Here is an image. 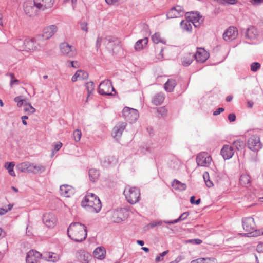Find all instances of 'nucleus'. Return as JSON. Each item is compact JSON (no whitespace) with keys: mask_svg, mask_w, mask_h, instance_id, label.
<instances>
[{"mask_svg":"<svg viewBox=\"0 0 263 263\" xmlns=\"http://www.w3.org/2000/svg\"><path fill=\"white\" fill-rule=\"evenodd\" d=\"M169 251L168 250H166L164 252H163L162 253H160L159 254L158 256H157L155 259V261L156 262H159L160 261H162L163 258V257L165 256L168 253Z\"/></svg>","mask_w":263,"mask_h":263,"instance_id":"obj_52","label":"nucleus"},{"mask_svg":"<svg viewBox=\"0 0 263 263\" xmlns=\"http://www.w3.org/2000/svg\"><path fill=\"white\" fill-rule=\"evenodd\" d=\"M195 197L194 196H192L190 198V202L192 204H196V205H199L201 202V199L200 198L198 199L197 200H195Z\"/></svg>","mask_w":263,"mask_h":263,"instance_id":"obj_54","label":"nucleus"},{"mask_svg":"<svg viewBox=\"0 0 263 263\" xmlns=\"http://www.w3.org/2000/svg\"><path fill=\"white\" fill-rule=\"evenodd\" d=\"M60 48L61 53L68 57H72L76 54L75 50L73 49V47L70 46L67 43H61Z\"/></svg>","mask_w":263,"mask_h":263,"instance_id":"obj_17","label":"nucleus"},{"mask_svg":"<svg viewBox=\"0 0 263 263\" xmlns=\"http://www.w3.org/2000/svg\"><path fill=\"white\" fill-rule=\"evenodd\" d=\"M106 251L104 247H98L93 252V257L96 258L102 259L105 256Z\"/></svg>","mask_w":263,"mask_h":263,"instance_id":"obj_27","label":"nucleus"},{"mask_svg":"<svg viewBox=\"0 0 263 263\" xmlns=\"http://www.w3.org/2000/svg\"><path fill=\"white\" fill-rule=\"evenodd\" d=\"M195 59L198 62L204 63L209 57V53L202 48H197V50L194 54Z\"/></svg>","mask_w":263,"mask_h":263,"instance_id":"obj_18","label":"nucleus"},{"mask_svg":"<svg viewBox=\"0 0 263 263\" xmlns=\"http://www.w3.org/2000/svg\"><path fill=\"white\" fill-rule=\"evenodd\" d=\"M172 185L176 190L184 191L186 188V185L184 183H182L179 181L174 179L172 182Z\"/></svg>","mask_w":263,"mask_h":263,"instance_id":"obj_36","label":"nucleus"},{"mask_svg":"<svg viewBox=\"0 0 263 263\" xmlns=\"http://www.w3.org/2000/svg\"><path fill=\"white\" fill-rule=\"evenodd\" d=\"M57 31V27L52 25L45 27L43 30V34L41 37L45 40H48Z\"/></svg>","mask_w":263,"mask_h":263,"instance_id":"obj_19","label":"nucleus"},{"mask_svg":"<svg viewBox=\"0 0 263 263\" xmlns=\"http://www.w3.org/2000/svg\"><path fill=\"white\" fill-rule=\"evenodd\" d=\"M256 250L258 252H263V243L260 242L257 245Z\"/></svg>","mask_w":263,"mask_h":263,"instance_id":"obj_64","label":"nucleus"},{"mask_svg":"<svg viewBox=\"0 0 263 263\" xmlns=\"http://www.w3.org/2000/svg\"><path fill=\"white\" fill-rule=\"evenodd\" d=\"M192 14V16H188V17L190 18V21L192 22L195 27H197L199 26V21L201 19V16L198 13H190L187 12L186 14Z\"/></svg>","mask_w":263,"mask_h":263,"instance_id":"obj_25","label":"nucleus"},{"mask_svg":"<svg viewBox=\"0 0 263 263\" xmlns=\"http://www.w3.org/2000/svg\"><path fill=\"white\" fill-rule=\"evenodd\" d=\"M126 125L127 124L125 122H120L117 124L112 129L111 133L112 137L117 140L120 138Z\"/></svg>","mask_w":263,"mask_h":263,"instance_id":"obj_16","label":"nucleus"},{"mask_svg":"<svg viewBox=\"0 0 263 263\" xmlns=\"http://www.w3.org/2000/svg\"><path fill=\"white\" fill-rule=\"evenodd\" d=\"M127 202L132 204L138 202L140 198V193L139 189L136 187H126L124 191Z\"/></svg>","mask_w":263,"mask_h":263,"instance_id":"obj_4","label":"nucleus"},{"mask_svg":"<svg viewBox=\"0 0 263 263\" xmlns=\"http://www.w3.org/2000/svg\"><path fill=\"white\" fill-rule=\"evenodd\" d=\"M157 112L161 117H165L167 115V111L164 107H159L157 108Z\"/></svg>","mask_w":263,"mask_h":263,"instance_id":"obj_50","label":"nucleus"},{"mask_svg":"<svg viewBox=\"0 0 263 263\" xmlns=\"http://www.w3.org/2000/svg\"><path fill=\"white\" fill-rule=\"evenodd\" d=\"M176 9V12L178 14V17L182 16L184 14V11L182 8L180 6L174 7Z\"/></svg>","mask_w":263,"mask_h":263,"instance_id":"obj_55","label":"nucleus"},{"mask_svg":"<svg viewBox=\"0 0 263 263\" xmlns=\"http://www.w3.org/2000/svg\"><path fill=\"white\" fill-rule=\"evenodd\" d=\"M25 112H28V114H33L35 111V109L32 106L30 103L25 102L24 104Z\"/></svg>","mask_w":263,"mask_h":263,"instance_id":"obj_45","label":"nucleus"},{"mask_svg":"<svg viewBox=\"0 0 263 263\" xmlns=\"http://www.w3.org/2000/svg\"><path fill=\"white\" fill-rule=\"evenodd\" d=\"M60 257L59 255L52 252H44L42 254V259L53 262H55L59 260Z\"/></svg>","mask_w":263,"mask_h":263,"instance_id":"obj_23","label":"nucleus"},{"mask_svg":"<svg viewBox=\"0 0 263 263\" xmlns=\"http://www.w3.org/2000/svg\"><path fill=\"white\" fill-rule=\"evenodd\" d=\"M77 72L79 73V80H86L88 78V73L84 70H79Z\"/></svg>","mask_w":263,"mask_h":263,"instance_id":"obj_48","label":"nucleus"},{"mask_svg":"<svg viewBox=\"0 0 263 263\" xmlns=\"http://www.w3.org/2000/svg\"><path fill=\"white\" fill-rule=\"evenodd\" d=\"M117 162V159L115 156H108L105 157V160L103 162V165L107 166L111 164L115 163Z\"/></svg>","mask_w":263,"mask_h":263,"instance_id":"obj_39","label":"nucleus"},{"mask_svg":"<svg viewBox=\"0 0 263 263\" xmlns=\"http://www.w3.org/2000/svg\"><path fill=\"white\" fill-rule=\"evenodd\" d=\"M233 144L236 147V148L238 150H239L240 149L242 148L245 146V145L244 142L241 140H237L236 141H234L233 142Z\"/></svg>","mask_w":263,"mask_h":263,"instance_id":"obj_46","label":"nucleus"},{"mask_svg":"<svg viewBox=\"0 0 263 263\" xmlns=\"http://www.w3.org/2000/svg\"><path fill=\"white\" fill-rule=\"evenodd\" d=\"M228 120L230 122H234L236 120V116L234 114L231 113L228 115Z\"/></svg>","mask_w":263,"mask_h":263,"instance_id":"obj_59","label":"nucleus"},{"mask_svg":"<svg viewBox=\"0 0 263 263\" xmlns=\"http://www.w3.org/2000/svg\"><path fill=\"white\" fill-rule=\"evenodd\" d=\"M242 226L244 230L248 233H253L252 236H257L260 235L259 231H255V223L253 218L251 217L243 218L242 219Z\"/></svg>","mask_w":263,"mask_h":263,"instance_id":"obj_5","label":"nucleus"},{"mask_svg":"<svg viewBox=\"0 0 263 263\" xmlns=\"http://www.w3.org/2000/svg\"><path fill=\"white\" fill-rule=\"evenodd\" d=\"M164 99V96L163 93L159 92L154 96L152 102L155 105H159L163 102Z\"/></svg>","mask_w":263,"mask_h":263,"instance_id":"obj_34","label":"nucleus"},{"mask_svg":"<svg viewBox=\"0 0 263 263\" xmlns=\"http://www.w3.org/2000/svg\"><path fill=\"white\" fill-rule=\"evenodd\" d=\"M81 205L83 207H89L96 213L99 212L102 204L99 198L94 194L87 193L81 202Z\"/></svg>","mask_w":263,"mask_h":263,"instance_id":"obj_2","label":"nucleus"},{"mask_svg":"<svg viewBox=\"0 0 263 263\" xmlns=\"http://www.w3.org/2000/svg\"><path fill=\"white\" fill-rule=\"evenodd\" d=\"M212 158L206 152L199 153L196 157V162L198 166H206L210 164Z\"/></svg>","mask_w":263,"mask_h":263,"instance_id":"obj_12","label":"nucleus"},{"mask_svg":"<svg viewBox=\"0 0 263 263\" xmlns=\"http://www.w3.org/2000/svg\"><path fill=\"white\" fill-rule=\"evenodd\" d=\"M104 42L106 48L112 53H115V47H119L120 45V41L117 37L112 36L106 37L104 39Z\"/></svg>","mask_w":263,"mask_h":263,"instance_id":"obj_11","label":"nucleus"},{"mask_svg":"<svg viewBox=\"0 0 263 263\" xmlns=\"http://www.w3.org/2000/svg\"><path fill=\"white\" fill-rule=\"evenodd\" d=\"M88 174L90 180L95 182L98 179L100 172L98 170L92 168L89 170Z\"/></svg>","mask_w":263,"mask_h":263,"instance_id":"obj_31","label":"nucleus"},{"mask_svg":"<svg viewBox=\"0 0 263 263\" xmlns=\"http://www.w3.org/2000/svg\"><path fill=\"white\" fill-rule=\"evenodd\" d=\"M30 167H31L30 169L32 171L30 173L34 174L41 173L45 171V167L42 165H35L33 163H31Z\"/></svg>","mask_w":263,"mask_h":263,"instance_id":"obj_37","label":"nucleus"},{"mask_svg":"<svg viewBox=\"0 0 263 263\" xmlns=\"http://www.w3.org/2000/svg\"><path fill=\"white\" fill-rule=\"evenodd\" d=\"M187 242L199 245L202 243V241L200 239H193L188 240Z\"/></svg>","mask_w":263,"mask_h":263,"instance_id":"obj_56","label":"nucleus"},{"mask_svg":"<svg viewBox=\"0 0 263 263\" xmlns=\"http://www.w3.org/2000/svg\"><path fill=\"white\" fill-rule=\"evenodd\" d=\"M82 133L81 130L77 129L74 131L73 134V139L76 142H78L81 137Z\"/></svg>","mask_w":263,"mask_h":263,"instance_id":"obj_51","label":"nucleus"},{"mask_svg":"<svg viewBox=\"0 0 263 263\" xmlns=\"http://www.w3.org/2000/svg\"><path fill=\"white\" fill-rule=\"evenodd\" d=\"M14 165L15 164L13 162H7L5 164V167H6L8 171L10 170L13 169Z\"/></svg>","mask_w":263,"mask_h":263,"instance_id":"obj_57","label":"nucleus"},{"mask_svg":"<svg viewBox=\"0 0 263 263\" xmlns=\"http://www.w3.org/2000/svg\"><path fill=\"white\" fill-rule=\"evenodd\" d=\"M224 110V109L223 108L219 107L213 112V115L217 116V115L220 114L221 112H223Z\"/></svg>","mask_w":263,"mask_h":263,"instance_id":"obj_62","label":"nucleus"},{"mask_svg":"<svg viewBox=\"0 0 263 263\" xmlns=\"http://www.w3.org/2000/svg\"><path fill=\"white\" fill-rule=\"evenodd\" d=\"M60 191L61 194L65 197H70L73 193L71 186L67 184L61 185Z\"/></svg>","mask_w":263,"mask_h":263,"instance_id":"obj_26","label":"nucleus"},{"mask_svg":"<svg viewBox=\"0 0 263 263\" xmlns=\"http://www.w3.org/2000/svg\"><path fill=\"white\" fill-rule=\"evenodd\" d=\"M195 59L194 54L189 53L181 59L182 64L184 66H188Z\"/></svg>","mask_w":263,"mask_h":263,"instance_id":"obj_28","label":"nucleus"},{"mask_svg":"<svg viewBox=\"0 0 263 263\" xmlns=\"http://www.w3.org/2000/svg\"><path fill=\"white\" fill-rule=\"evenodd\" d=\"M23 8L26 15L31 17L36 14L37 4L34 0H27L24 3Z\"/></svg>","mask_w":263,"mask_h":263,"instance_id":"obj_7","label":"nucleus"},{"mask_svg":"<svg viewBox=\"0 0 263 263\" xmlns=\"http://www.w3.org/2000/svg\"><path fill=\"white\" fill-rule=\"evenodd\" d=\"M62 143L61 142H58L55 143L54 145V150L55 151H58L62 147Z\"/></svg>","mask_w":263,"mask_h":263,"instance_id":"obj_61","label":"nucleus"},{"mask_svg":"<svg viewBox=\"0 0 263 263\" xmlns=\"http://www.w3.org/2000/svg\"><path fill=\"white\" fill-rule=\"evenodd\" d=\"M238 35V31L236 27H229L223 34V38L226 41H231L234 40Z\"/></svg>","mask_w":263,"mask_h":263,"instance_id":"obj_14","label":"nucleus"},{"mask_svg":"<svg viewBox=\"0 0 263 263\" xmlns=\"http://www.w3.org/2000/svg\"><path fill=\"white\" fill-rule=\"evenodd\" d=\"M257 33V30L254 27L250 26L246 30L245 36L246 39L252 40L256 37Z\"/></svg>","mask_w":263,"mask_h":263,"instance_id":"obj_24","label":"nucleus"},{"mask_svg":"<svg viewBox=\"0 0 263 263\" xmlns=\"http://www.w3.org/2000/svg\"><path fill=\"white\" fill-rule=\"evenodd\" d=\"M42 258V254L39 252L31 250L27 253L26 257V263H38Z\"/></svg>","mask_w":263,"mask_h":263,"instance_id":"obj_13","label":"nucleus"},{"mask_svg":"<svg viewBox=\"0 0 263 263\" xmlns=\"http://www.w3.org/2000/svg\"><path fill=\"white\" fill-rule=\"evenodd\" d=\"M127 211L124 208L116 209L112 211L110 217L111 220L114 222L119 223L127 218Z\"/></svg>","mask_w":263,"mask_h":263,"instance_id":"obj_10","label":"nucleus"},{"mask_svg":"<svg viewBox=\"0 0 263 263\" xmlns=\"http://www.w3.org/2000/svg\"><path fill=\"white\" fill-rule=\"evenodd\" d=\"M41 38L39 35L36 39H26L24 41L18 40L15 43V47L17 50L20 51H31L38 49L39 44L36 43V40Z\"/></svg>","mask_w":263,"mask_h":263,"instance_id":"obj_3","label":"nucleus"},{"mask_svg":"<svg viewBox=\"0 0 263 263\" xmlns=\"http://www.w3.org/2000/svg\"><path fill=\"white\" fill-rule=\"evenodd\" d=\"M77 258L82 263H89V260L92 259L89 253L82 250L77 252Z\"/></svg>","mask_w":263,"mask_h":263,"instance_id":"obj_21","label":"nucleus"},{"mask_svg":"<svg viewBox=\"0 0 263 263\" xmlns=\"http://www.w3.org/2000/svg\"><path fill=\"white\" fill-rule=\"evenodd\" d=\"M178 17V14L176 12V9L175 7H172L167 13L166 18L167 19L177 18Z\"/></svg>","mask_w":263,"mask_h":263,"instance_id":"obj_41","label":"nucleus"},{"mask_svg":"<svg viewBox=\"0 0 263 263\" xmlns=\"http://www.w3.org/2000/svg\"><path fill=\"white\" fill-rule=\"evenodd\" d=\"M220 154L224 160H228L234 155V151L231 146L224 145L221 149Z\"/></svg>","mask_w":263,"mask_h":263,"instance_id":"obj_20","label":"nucleus"},{"mask_svg":"<svg viewBox=\"0 0 263 263\" xmlns=\"http://www.w3.org/2000/svg\"><path fill=\"white\" fill-rule=\"evenodd\" d=\"M85 87L87 90V98L92 94L94 90V83L92 81L88 82L85 84Z\"/></svg>","mask_w":263,"mask_h":263,"instance_id":"obj_40","label":"nucleus"},{"mask_svg":"<svg viewBox=\"0 0 263 263\" xmlns=\"http://www.w3.org/2000/svg\"><path fill=\"white\" fill-rule=\"evenodd\" d=\"M111 88L112 91L115 90L110 80H104L100 84L98 88V92L103 96H112L110 91Z\"/></svg>","mask_w":263,"mask_h":263,"instance_id":"obj_8","label":"nucleus"},{"mask_svg":"<svg viewBox=\"0 0 263 263\" xmlns=\"http://www.w3.org/2000/svg\"><path fill=\"white\" fill-rule=\"evenodd\" d=\"M180 26L185 31H191L192 29V25L190 22L182 21L180 22Z\"/></svg>","mask_w":263,"mask_h":263,"instance_id":"obj_42","label":"nucleus"},{"mask_svg":"<svg viewBox=\"0 0 263 263\" xmlns=\"http://www.w3.org/2000/svg\"><path fill=\"white\" fill-rule=\"evenodd\" d=\"M189 215V212H184V213H182L179 216V217L178 218H177V219H175L174 220H171V221H164V222L165 223H168V224H175V223H177L180 221L185 220L187 217Z\"/></svg>","mask_w":263,"mask_h":263,"instance_id":"obj_38","label":"nucleus"},{"mask_svg":"<svg viewBox=\"0 0 263 263\" xmlns=\"http://www.w3.org/2000/svg\"><path fill=\"white\" fill-rule=\"evenodd\" d=\"M108 5H118V0H105Z\"/></svg>","mask_w":263,"mask_h":263,"instance_id":"obj_63","label":"nucleus"},{"mask_svg":"<svg viewBox=\"0 0 263 263\" xmlns=\"http://www.w3.org/2000/svg\"><path fill=\"white\" fill-rule=\"evenodd\" d=\"M203 177L205 183L208 187H211L213 186V182L210 180L209 174L208 172H204L203 175Z\"/></svg>","mask_w":263,"mask_h":263,"instance_id":"obj_43","label":"nucleus"},{"mask_svg":"<svg viewBox=\"0 0 263 263\" xmlns=\"http://www.w3.org/2000/svg\"><path fill=\"white\" fill-rule=\"evenodd\" d=\"M247 146L252 151L257 152L261 148V144L260 142L259 137L256 135L251 136L248 139Z\"/></svg>","mask_w":263,"mask_h":263,"instance_id":"obj_9","label":"nucleus"},{"mask_svg":"<svg viewBox=\"0 0 263 263\" xmlns=\"http://www.w3.org/2000/svg\"><path fill=\"white\" fill-rule=\"evenodd\" d=\"M240 184L243 186H248L251 184V177L247 174H242L239 179Z\"/></svg>","mask_w":263,"mask_h":263,"instance_id":"obj_33","label":"nucleus"},{"mask_svg":"<svg viewBox=\"0 0 263 263\" xmlns=\"http://www.w3.org/2000/svg\"><path fill=\"white\" fill-rule=\"evenodd\" d=\"M191 263H217V260L213 257L199 258L192 260Z\"/></svg>","mask_w":263,"mask_h":263,"instance_id":"obj_32","label":"nucleus"},{"mask_svg":"<svg viewBox=\"0 0 263 263\" xmlns=\"http://www.w3.org/2000/svg\"><path fill=\"white\" fill-rule=\"evenodd\" d=\"M148 40L147 37H144L143 39L138 40L135 45L134 48L135 50L139 51L142 50L147 45Z\"/></svg>","mask_w":263,"mask_h":263,"instance_id":"obj_30","label":"nucleus"},{"mask_svg":"<svg viewBox=\"0 0 263 263\" xmlns=\"http://www.w3.org/2000/svg\"><path fill=\"white\" fill-rule=\"evenodd\" d=\"M103 39L102 37H98L96 41V48L97 50L100 48L101 45V42Z\"/></svg>","mask_w":263,"mask_h":263,"instance_id":"obj_60","label":"nucleus"},{"mask_svg":"<svg viewBox=\"0 0 263 263\" xmlns=\"http://www.w3.org/2000/svg\"><path fill=\"white\" fill-rule=\"evenodd\" d=\"M122 116L129 123L135 122L139 117V114L137 110L125 107L122 110Z\"/></svg>","mask_w":263,"mask_h":263,"instance_id":"obj_6","label":"nucleus"},{"mask_svg":"<svg viewBox=\"0 0 263 263\" xmlns=\"http://www.w3.org/2000/svg\"><path fill=\"white\" fill-rule=\"evenodd\" d=\"M152 40L154 43L156 44H158V43H162L163 44H165V41H163L161 39L160 35L158 33H155L152 36Z\"/></svg>","mask_w":263,"mask_h":263,"instance_id":"obj_44","label":"nucleus"},{"mask_svg":"<svg viewBox=\"0 0 263 263\" xmlns=\"http://www.w3.org/2000/svg\"><path fill=\"white\" fill-rule=\"evenodd\" d=\"M260 64L258 62H253L250 65L251 71L256 72L260 68Z\"/></svg>","mask_w":263,"mask_h":263,"instance_id":"obj_49","label":"nucleus"},{"mask_svg":"<svg viewBox=\"0 0 263 263\" xmlns=\"http://www.w3.org/2000/svg\"><path fill=\"white\" fill-rule=\"evenodd\" d=\"M14 101L17 103V105L19 107H21L25 102H27L22 96L16 97L14 98Z\"/></svg>","mask_w":263,"mask_h":263,"instance_id":"obj_47","label":"nucleus"},{"mask_svg":"<svg viewBox=\"0 0 263 263\" xmlns=\"http://www.w3.org/2000/svg\"><path fill=\"white\" fill-rule=\"evenodd\" d=\"M39 10H44L51 8L54 3V0H34Z\"/></svg>","mask_w":263,"mask_h":263,"instance_id":"obj_22","label":"nucleus"},{"mask_svg":"<svg viewBox=\"0 0 263 263\" xmlns=\"http://www.w3.org/2000/svg\"><path fill=\"white\" fill-rule=\"evenodd\" d=\"M176 85V81L172 79H170L164 84V88L168 92H172Z\"/></svg>","mask_w":263,"mask_h":263,"instance_id":"obj_35","label":"nucleus"},{"mask_svg":"<svg viewBox=\"0 0 263 263\" xmlns=\"http://www.w3.org/2000/svg\"><path fill=\"white\" fill-rule=\"evenodd\" d=\"M67 234L69 237L74 241L82 242L87 237L86 227L79 222L72 223L67 229Z\"/></svg>","mask_w":263,"mask_h":263,"instance_id":"obj_1","label":"nucleus"},{"mask_svg":"<svg viewBox=\"0 0 263 263\" xmlns=\"http://www.w3.org/2000/svg\"><path fill=\"white\" fill-rule=\"evenodd\" d=\"M87 23L85 22H81L80 23V28L82 30L87 32L88 31Z\"/></svg>","mask_w":263,"mask_h":263,"instance_id":"obj_53","label":"nucleus"},{"mask_svg":"<svg viewBox=\"0 0 263 263\" xmlns=\"http://www.w3.org/2000/svg\"><path fill=\"white\" fill-rule=\"evenodd\" d=\"M162 222L161 221L156 222V221H153L151 223H149V226L151 229L154 228V227L158 226H160L162 224Z\"/></svg>","mask_w":263,"mask_h":263,"instance_id":"obj_58","label":"nucleus"},{"mask_svg":"<svg viewBox=\"0 0 263 263\" xmlns=\"http://www.w3.org/2000/svg\"><path fill=\"white\" fill-rule=\"evenodd\" d=\"M42 219L44 223L48 228H53L57 222V219L52 213L44 214Z\"/></svg>","mask_w":263,"mask_h":263,"instance_id":"obj_15","label":"nucleus"},{"mask_svg":"<svg viewBox=\"0 0 263 263\" xmlns=\"http://www.w3.org/2000/svg\"><path fill=\"white\" fill-rule=\"evenodd\" d=\"M30 164L31 163L29 162H23L17 165L16 169L21 172L30 173V172H32L30 169Z\"/></svg>","mask_w":263,"mask_h":263,"instance_id":"obj_29","label":"nucleus"}]
</instances>
